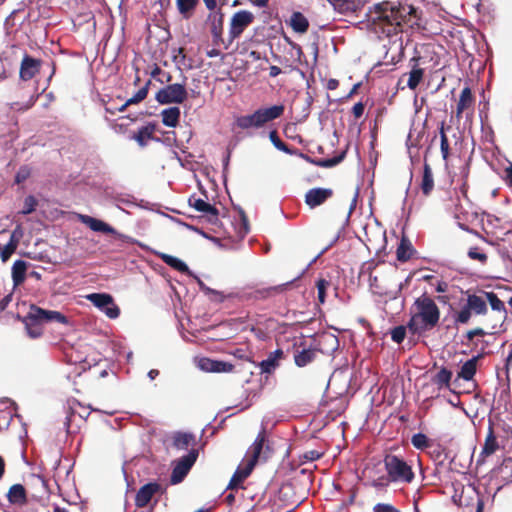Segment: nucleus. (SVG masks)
Instances as JSON below:
<instances>
[{"label": "nucleus", "instance_id": "obj_13", "mask_svg": "<svg viewBox=\"0 0 512 512\" xmlns=\"http://www.w3.org/2000/svg\"><path fill=\"white\" fill-rule=\"evenodd\" d=\"M266 442V431L263 428L258 433L256 439L254 440V442L252 443L248 450V454L250 456V458L247 461L248 464L255 467L259 459L263 458L264 460H266L269 457L270 448L269 445L266 444Z\"/></svg>", "mask_w": 512, "mask_h": 512}, {"label": "nucleus", "instance_id": "obj_57", "mask_svg": "<svg viewBox=\"0 0 512 512\" xmlns=\"http://www.w3.org/2000/svg\"><path fill=\"white\" fill-rule=\"evenodd\" d=\"M504 181L509 187H512V163L504 170Z\"/></svg>", "mask_w": 512, "mask_h": 512}, {"label": "nucleus", "instance_id": "obj_28", "mask_svg": "<svg viewBox=\"0 0 512 512\" xmlns=\"http://www.w3.org/2000/svg\"><path fill=\"white\" fill-rule=\"evenodd\" d=\"M235 125L237 128L242 130H247L250 128L258 129L263 127L260 122L259 115L256 111L249 115H242L237 117L235 120Z\"/></svg>", "mask_w": 512, "mask_h": 512}, {"label": "nucleus", "instance_id": "obj_38", "mask_svg": "<svg viewBox=\"0 0 512 512\" xmlns=\"http://www.w3.org/2000/svg\"><path fill=\"white\" fill-rule=\"evenodd\" d=\"M454 213L458 220L465 221L468 220L470 215H476V213L472 211V203L468 206L467 202L461 199L460 196L457 197Z\"/></svg>", "mask_w": 512, "mask_h": 512}, {"label": "nucleus", "instance_id": "obj_22", "mask_svg": "<svg viewBox=\"0 0 512 512\" xmlns=\"http://www.w3.org/2000/svg\"><path fill=\"white\" fill-rule=\"evenodd\" d=\"M200 368L207 372H232L234 366L225 361L211 360L209 358H203L200 360Z\"/></svg>", "mask_w": 512, "mask_h": 512}, {"label": "nucleus", "instance_id": "obj_41", "mask_svg": "<svg viewBox=\"0 0 512 512\" xmlns=\"http://www.w3.org/2000/svg\"><path fill=\"white\" fill-rule=\"evenodd\" d=\"M452 378V372L445 367H442L437 374L432 378L434 384L439 388L450 387V381Z\"/></svg>", "mask_w": 512, "mask_h": 512}, {"label": "nucleus", "instance_id": "obj_19", "mask_svg": "<svg viewBox=\"0 0 512 512\" xmlns=\"http://www.w3.org/2000/svg\"><path fill=\"white\" fill-rule=\"evenodd\" d=\"M189 205L197 211L203 213L210 223H216L218 221V209L205 200L191 196L189 198Z\"/></svg>", "mask_w": 512, "mask_h": 512}, {"label": "nucleus", "instance_id": "obj_16", "mask_svg": "<svg viewBox=\"0 0 512 512\" xmlns=\"http://www.w3.org/2000/svg\"><path fill=\"white\" fill-rule=\"evenodd\" d=\"M42 65L40 59H35L28 54L23 56L20 64L19 76L23 81H29L39 73Z\"/></svg>", "mask_w": 512, "mask_h": 512}, {"label": "nucleus", "instance_id": "obj_2", "mask_svg": "<svg viewBox=\"0 0 512 512\" xmlns=\"http://www.w3.org/2000/svg\"><path fill=\"white\" fill-rule=\"evenodd\" d=\"M413 307L415 311L407 323L412 334L422 335L438 325L440 309L430 296L422 294L414 301Z\"/></svg>", "mask_w": 512, "mask_h": 512}, {"label": "nucleus", "instance_id": "obj_36", "mask_svg": "<svg viewBox=\"0 0 512 512\" xmlns=\"http://www.w3.org/2000/svg\"><path fill=\"white\" fill-rule=\"evenodd\" d=\"M27 263L24 260H16L12 266V280L15 286L25 281Z\"/></svg>", "mask_w": 512, "mask_h": 512}, {"label": "nucleus", "instance_id": "obj_33", "mask_svg": "<svg viewBox=\"0 0 512 512\" xmlns=\"http://www.w3.org/2000/svg\"><path fill=\"white\" fill-rule=\"evenodd\" d=\"M479 359V356H474L473 358L466 361L460 371L458 372V377L462 378L466 381H470L473 379V377L476 374L477 371V361Z\"/></svg>", "mask_w": 512, "mask_h": 512}, {"label": "nucleus", "instance_id": "obj_10", "mask_svg": "<svg viewBox=\"0 0 512 512\" xmlns=\"http://www.w3.org/2000/svg\"><path fill=\"white\" fill-rule=\"evenodd\" d=\"M198 458V450L191 448L188 454L182 456L175 464L170 481L172 484H178L184 480Z\"/></svg>", "mask_w": 512, "mask_h": 512}, {"label": "nucleus", "instance_id": "obj_48", "mask_svg": "<svg viewBox=\"0 0 512 512\" xmlns=\"http://www.w3.org/2000/svg\"><path fill=\"white\" fill-rule=\"evenodd\" d=\"M18 242L12 236L10 241L1 249L0 256L2 261H7L11 255L15 252Z\"/></svg>", "mask_w": 512, "mask_h": 512}, {"label": "nucleus", "instance_id": "obj_46", "mask_svg": "<svg viewBox=\"0 0 512 512\" xmlns=\"http://www.w3.org/2000/svg\"><path fill=\"white\" fill-rule=\"evenodd\" d=\"M411 443L416 449L424 450L431 445V440L423 433H416L411 438Z\"/></svg>", "mask_w": 512, "mask_h": 512}, {"label": "nucleus", "instance_id": "obj_63", "mask_svg": "<svg viewBox=\"0 0 512 512\" xmlns=\"http://www.w3.org/2000/svg\"><path fill=\"white\" fill-rule=\"evenodd\" d=\"M339 86V81L337 79H329L327 82L328 90H335Z\"/></svg>", "mask_w": 512, "mask_h": 512}, {"label": "nucleus", "instance_id": "obj_51", "mask_svg": "<svg viewBox=\"0 0 512 512\" xmlns=\"http://www.w3.org/2000/svg\"><path fill=\"white\" fill-rule=\"evenodd\" d=\"M406 328L405 326L403 325H399V326H396L394 327L392 330H391V338L394 342L400 344L405 336H406Z\"/></svg>", "mask_w": 512, "mask_h": 512}, {"label": "nucleus", "instance_id": "obj_14", "mask_svg": "<svg viewBox=\"0 0 512 512\" xmlns=\"http://www.w3.org/2000/svg\"><path fill=\"white\" fill-rule=\"evenodd\" d=\"M334 12L339 15L338 20L358 18L365 2H329Z\"/></svg>", "mask_w": 512, "mask_h": 512}, {"label": "nucleus", "instance_id": "obj_25", "mask_svg": "<svg viewBox=\"0 0 512 512\" xmlns=\"http://www.w3.org/2000/svg\"><path fill=\"white\" fill-rule=\"evenodd\" d=\"M196 443L195 435L189 432H176L172 436V445L177 450H186L189 447L194 448Z\"/></svg>", "mask_w": 512, "mask_h": 512}, {"label": "nucleus", "instance_id": "obj_5", "mask_svg": "<svg viewBox=\"0 0 512 512\" xmlns=\"http://www.w3.org/2000/svg\"><path fill=\"white\" fill-rule=\"evenodd\" d=\"M288 283L279 284L275 286L253 288L248 287L243 289L241 292L235 294L240 301L258 302L268 300L280 293H283L287 289ZM207 291L214 296V300L223 302L226 298L234 297L233 294L224 296L222 292L207 288Z\"/></svg>", "mask_w": 512, "mask_h": 512}, {"label": "nucleus", "instance_id": "obj_1", "mask_svg": "<svg viewBox=\"0 0 512 512\" xmlns=\"http://www.w3.org/2000/svg\"><path fill=\"white\" fill-rule=\"evenodd\" d=\"M416 13L417 10L408 2H376L374 9L369 10L365 15L373 23L381 22L398 27L405 22H410L411 26L418 24ZM393 30L397 32L396 28Z\"/></svg>", "mask_w": 512, "mask_h": 512}, {"label": "nucleus", "instance_id": "obj_60", "mask_svg": "<svg viewBox=\"0 0 512 512\" xmlns=\"http://www.w3.org/2000/svg\"><path fill=\"white\" fill-rule=\"evenodd\" d=\"M221 47H216L214 46L213 49L207 51V56L210 57V58H213V57H218L221 55V50H220Z\"/></svg>", "mask_w": 512, "mask_h": 512}, {"label": "nucleus", "instance_id": "obj_53", "mask_svg": "<svg viewBox=\"0 0 512 512\" xmlns=\"http://www.w3.org/2000/svg\"><path fill=\"white\" fill-rule=\"evenodd\" d=\"M373 512H400L399 509H397L395 506H393L392 504H388V503H377L374 507H373Z\"/></svg>", "mask_w": 512, "mask_h": 512}, {"label": "nucleus", "instance_id": "obj_59", "mask_svg": "<svg viewBox=\"0 0 512 512\" xmlns=\"http://www.w3.org/2000/svg\"><path fill=\"white\" fill-rule=\"evenodd\" d=\"M162 71L163 70L157 64H154L153 69L150 72V75L152 78L156 80V78L160 77Z\"/></svg>", "mask_w": 512, "mask_h": 512}, {"label": "nucleus", "instance_id": "obj_47", "mask_svg": "<svg viewBox=\"0 0 512 512\" xmlns=\"http://www.w3.org/2000/svg\"><path fill=\"white\" fill-rule=\"evenodd\" d=\"M151 84V81H147V83L140 88L131 98L127 99V104H138L142 102L148 95L149 86Z\"/></svg>", "mask_w": 512, "mask_h": 512}, {"label": "nucleus", "instance_id": "obj_4", "mask_svg": "<svg viewBox=\"0 0 512 512\" xmlns=\"http://www.w3.org/2000/svg\"><path fill=\"white\" fill-rule=\"evenodd\" d=\"M22 322L30 338H39L43 334V324L49 322H59L66 324L67 317L58 311L45 310L34 304L29 308L26 316L23 317Z\"/></svg>", "mask_w": 512, "mask_h": 512}, {"label": "nucleus", "instance_id": "obj_20", "mask_svg": "<svg viewBox=\"0 0 512 512\" xmlns=\"http://www.w3.org/2000/svg\"><path fill=\"white\" fill-rule=\"evenodd\" d=\"M419 57H413L410 59L411 70L408 73L407 86L411 90H415L422 82L424 77V69L419 66Z\"/></svg>", "mask_w": 512, "mask_h": 512}, {"label": "nucleus", "instance_id": "obj_62", "mask_svg": "<svg viewBox=\"0 0 512 512\" xmlns=\"http://www.w3.org/2000/svg\"><path fill=\"white\" fill-rule=\"evenodd\" d=\"M360 87H361V82L354 84L352 89L347 94L346 99H349V98L353 97L355 94H357Z\"/></svg>", "mask_w": 512, "mask_h": 512}, {"label": "nucleus", "instance_id": "obj_64", "mask_svg": "<svg viewBox=\"0 0 512 512\" xmlns=\"http://www.w3.org/2000/svg\"><path fill=\"white\" fill-rule=\"evenodd\" d=\"M447 288H448V284L446 282L439 281L437 286H436V291L439 292V293H443V292L447 291Z\"/></svg>", "mask_w": 512, "mask_h": 512}, {"label": "nucleus", "instance_id": "obj_3", "mask_svg": "<svg viewBox=\"0 0 512 512\" xmlns=\"http://www.w3.org/2000/svg\"><path fill=\"white\" fill-rule=\"evenodd\" d=\"M383 464L386 474L373 478L371 481L372 487L385 489L391 483L410 484L414 481L415 473L412 466L402 457L394 454H386L383 458Z\"/></svg>", "mask_w": 512, "mask_h": 512}, {"label": "nucleus", "instance_id": "obj_50", "mask_svg": "<svg viewBox=\"0 0 512 512\" xmlns=\"http://www.w3.org/2000/svg\"><path fill=\"white\" fill-rule=\"evenodd\" d=\"M330 286V282L326 279L320 278L316 282L318 301L323 304L326 299V290Z\"/></svg>", "mask_w": 512, "mask_h": 512}, {"label": "nucleus", "instance_id": "obj_43", "mask_svg": "<svg viewBox=\"0 0 512 512\" xmlns=\"http://www.w3.org/2000/svg\"><path fill=\"white\" fill-rule=\"evenodd\" d=\"M468 175H469V167H468V165H465L462 167V170H461L462 183L459 188V194H460L459 196L461 199H463L464 201L467 202L468 206H470L471 201L468 198V188H469V185L467 182Z\"/></svg>", "mask_w": 512, "mask_h": 512}, {"label": "nucleus", "instance_id": "obj_12", "mask_svg": "<svg viewBox=\"0 0 512 512\" xmlns=\"http://www.w3.org/2000/svg\"><path fill=\"white\" fill-rule=\"evenodd\" d=\"M86 298L97 308L101 309L107 317L115 319L120 314L119 307L114 303V299L107 293H92Z\"/></svg>", "mask_w": 512, "mask_h": 512}, {"label": "nucleus", "instance_id": "obj_17", "mask_svg": "<svg viewBox=\"0 0 512 512\" xmlns=\"http://www.w3.org/2000/svg\"><path fill=\"white\" fill-rule=\"evenodd\" d=\"M333 194L331 188H312L305 194V203L310 208H315L325 203Z\"/></svg>", "mask_w": 512, "mask_h": 512}, {"label": "nucleus", "instance_id": "obj_27", "mask_svg": "<svg viewBox=\"0 0 512 512\" xmlns=\"http://www.w3.org/2000/svg\"><path fill=\"white\" fill-rule=\"evenodd\" d=\"M6 496L8 502L12 505H24L27 503L26 489L22 484L12 485Z\"/></svg>", "mask_w": 512, "mask_h": 512}, {"label": "nucleus", "instance_id": "obj_44", "mask_svg": "<svg viewBox=\"0 0 512 512\" xmlns=\"http://www.w3.org/2000/svg\"><path fill=\"white\" fill-rule=\"evenodd\" d=\"M439 134H440V150H441L442 158H443V160L446 161L450 155V145H449L448 137L445 133V122H441Z\"/></svg>", "mask_w": 512, "mask_h": 512}, {"label": "nucleus", "instance_id": "obj_24", "mask_svg": "<svg viewBox=\"0 0 512 512\" xmlns=\"http://www.w3.org/2000/svg\"><path fill=\"white\" fill-rule=\"evenodd\" d=\"M285 107L283 104L273 105L271 107L259 108L256 110L259 115L262 126L277 118H280L284 113Z\"/></svg>", "mask_w": 512, "mask_h": 512}, {"label": "nucleus", "instance_id": "obj_26", "mask_svg": "<svg viewBox=\"0 0 512 512\" xmlns=\"http://www.w3.org/2000/svg\"><path fill=\"white\" fill-rule=\"evenodd\" d=\"M475 102V98L472 94V91L469 86H466L462 89L457 107H456V117L461 118L464 111L469 108H472Z\"/></svg>", "mask_w": 512, "mask_h": 512}, {"label": "nucleus", "instance_id": "obj_56", "mask_svg": "<svg viewBox=\"0 0 512 512\" xmlns=\"http://www.w3.org/2000/svg\"><path fill=\"white\" fill-rule=\"evenodd\" d=\"M322 457V453L317 450H309L303 454V459L306 461H315Z\"/></svg>", "mask_w": 512, "mask_h": 512}, {"label": "nucleus", "instance_id": "obj_30", "mask_svg": "<svg viewBox=\"0 0 512 512\" xmlns=\"http://www.w3.org/2000/svg\"><path fill=\"white\" fill-rule=\"evenodd\" d=\"M156 130V124L148 123L147 125L141 127L138 132L133 136V139L141 146L145 147L147 145V141L154 139V132Z\"/></svg>", "mask_w": 512, "mask_h": 512}, {"label": "nucleus", "instance_id": "obj_58", "mask_svg": "<svg viewBox=\"0 0 512 512\" xmlns=\"http://www.w3.org/2000/svg\"><path fill=\"white\" fill-rule=\"evenodd\" d=\"M156 81L161 84L170 83L172 81V75L168 72L162 71V74L160 77L156 78Z\"/></svg>", "mask_w": 512, "mask_h": 512}, {"label": "nucleus", "instance_id": "obj_6", "mask_svg": "<svg viewBox=\"0 0 512 512\" xmlns=\"http://www.w3.org/2000/svg\"><path fill=\"white\" fill-rule=\"evenodd\" d=\"M465 295V303L453 314V321L456 325L468 324L473 315L485 316L488 313V306L486 304L483 290L480 291V294L471 293L467 290Z\"/></svg>", "mask_w": 512, "mask_h": 512}, {"label": "nucleus", "instance_id": "obj_45", "mask_svg": "<svg viewBox=\"0 0 512 512\" xmlns=\"http://www.w3.org/2000/svg\"><path fill=\"white\" fill-rule=\"evenodd\" d=\"M467 256L471 260L478 261L482 265H485L488 262V255L477 246L470 247L467 252Z\"/></svg>", "mask_w": 512, "mask_h": 512}, {"label": "nucleus", "instance_id": "obj_32", "mask_svg": "<svg viewBox=\"0 0 512 512\" xmlns=\"http://www.w3.org/2000/svg\"><path fill=\"white\" fill-rule=\"evenodd\" d=\"M180 109L177 106L169 107L161 112L162 123L167 126L174 128L179 124L180 121Z\"/></svg>", "mask_w": 512, "mask_h": 512}, {"label": "nucleus", "instance_id": "obj_9", "mask_svg": "<svg viewBox=\"0 0 512 512\" xmlns=\"http://www.w3.org/2000/svg\"><path fill=\"white\" fill-rule=\"evenodd\" d=\"M255 16L247 10H240L231 18L229 27V43H233L254 22Z\"/></svg>", "mask_w": 512, "mask_h": 512}, {"label": "nucleus", "instance_id": "obj_55", "mask_svg": "<svg viewBox=\"0 0 512 512\" xmlns=\"http://www.w3.org/2000/svg\"><path fill=\"white\" fill-rule=\"evenodd\" d=\"M364 111H365V104L363 102H357L353 107H352V114L353 116L355 117V119H359L363 116L364 114Z\"/></svg>", "mask_w": 512, "mask_h": 512}, {"label": "nucleus", "instance_id": "obj_8", "mask_svg": "<svg viewBox=\"0 0 512 512\" xmlns=\"http://www.w3.org/2000/svg\"><path fill=\"white\" fill-rule=\"evenodd\" d=\"M208 23L210 26V33L212 36V43L216 47H223L228 49L232 43H229V37L224 39V14L218 10L217 12H211L208 15Z\"/></svg>", "mask_w": 512, "mask_h": 512}, {"label": "nucleus", "instance_id": "obj_42", "mask_svg": "<svg viewBox=\"0 0 512 512\" xmlns=\"http://www.w3.org/2000/svg\"><path fill=\"white\" fill-rule=\"evenodd\" d=\"M269 139L276 149H278L286 154H289V155L295 154V150L290 148L285 142H283L280 139L277 130L270 131Z\"/></svg>", "mask_w": 512, "mask_h": 512}, {"label": "nucleus", "instance_id": "obj_39", "mask_svg": "<svg viewBox=\"0 0 512 512\" xmlns=\"http://www.w3.org/2000/svg\"><path fill=\"white\" fill-rule=\"evenodd\" d=\"M315 351L313 349H303L297 351L294 355V362L298 367H304L315 359Z\"/></svg>", "mask_w": 512, "mask_h": 512}, {"label": "nucleus", "instance_id": "obj_61", "mask_svg": "<svg viewBox=\"0 0 512 512\" xmlns=\"http://www.w3.org/2000/svg\"><path fill=\"white\" fill-rule=\"evenodd\" d=\"M11 301V295L5 296L3 299L0 300V311H3L6 309L8 304Z\"/></svg>", "mask_w": 512, "mask_h": 512}, {"label": "nucleus", "instance_id": "obj_23", "mask_svg": "<svg viewBox=\"0 0 512 512\" xmlns=\"http://www.w3.org/2000/svg\"><path fill=\"white\" fill-rule=\"evenodd\" d=\"M80 221L88 226L91 230L95 232H102L106 234H115L116 230L107 224L106 222L91 217L89 215H79Z\"/></svg>", "mask_w": 512, "mask_h": 512}, {"label": "nucleus", "instance_id": "obj_54", "mask_svg": "<svg viewBox=\"0 0 512 512\" xmlns=\"http://www.w3.org/2000/svg\"><path fill=\"white\" fill-rule=\"evenodd\" d=\"M36 200L33 196H28L25 198L24 209L22 211L23 214H29L35 210Z\"/></svg>", "mask_w": 512, "mask_h": 512}, {"label": "nucleus", "instance_id": "obj_40", "mask_svg": "<svg viewBox=\"0 0 512 512\" xmlns=\"http://www.w3.org/2000/svg\"><path fill=\"white\" fill-rule=\"evenodd\" d=\"M160 258L165 264H167L168 266L172 267L173 269H175L179 272L186 273L189 271V268L186 265V263H184L182 260H180L177 257L162 253V254H160Z\"/></svg>", "mask_w": 512, "mask_h": 512}, {"label": "nucleus", "instance_id": "obj_21", "mask_svg": "<svg viewBox=\"0 0 512 512\" xmlns=\"http://www.w3.org/2000/svg\"><path fill=\"white\" fill-rule=\"evenodd\" d=\"M285 357L282 349H277L269 353L268 357L259 364L261 373L271 374L280 365V361Z\"/></svg>", "mask_w": 512, "mask_h": 512}, {"label": "nucleus", "instance_id": "obj_34", "mask_svg": "<svg viewBox=\"0 0 512 512\" xmlns=\"http://www.w3.org/2000/svg\"><path fill=\"white\" fill-rule=\"evenodd\" d=\"M345 155H346V152H342L341 154L333 157V158H329V159H314V158H311L309 156H306L304 154H301V156L308 162L316 165V166H319V167H324V168H330V167H333V166H336L337 164H339L340 162L343 161V159L345 158Z\"/></svg>", "mask_w": 512, "mask_h": 512}, {"label": "nucleus", "instance_id": "obj_37", "mask_svg": "<svg viewBox=\"0 0 512 512\" xmlns=\"http://www.w3.org/2000/svg\"><path fill=\"white\" fill-rule=\"evenodd\" d=\"M420 187H421L422 193L426 196H428L434 188V179H433L432 170H431L430 165L426 162L424 163V167H423V176H422V181H421Z\"/></svg>", "mask_w": 512, "mask_h": 512}, {"label": "nucleus", "instance_id": "obj_18", "mask_svg": "<svg viewBox=\"0 0 512 512\" xmlns=\"http://www.w3.org/2000/svg\"><path fill=\"white\" fill-rule=\"evenodd\" d=\"M161 485L157 482H149L138 490L135 496V505L138 508H143L148 505L153 496L159 493Z\"/></svg>", "mask_w": 512, "mask_h": 512}, {"label": "nucleus", "instance_id": "obj_7", "mask_svg": "<svg viewBox=\"0 0 512 512\" xmlns=\"http://www.w3.org/2000/svg\"><path fill=\"white\" fill-rule=\"evenodd\" d=\"M188 98V91L185 84H168L158 90L155 100L162 105L182 104Z\"/></svg>", "mask_w": 512, "mask_h": 512}, {"label": "nucleus", "instance_id": "obj_52", "mask_svg": "<svg viewBox=\"0 0 512 512\" xmlns=\"http://www.w3.org/2000/svg\"><path fill=\"white\" fill-rule=\"evenodd\" d=\"M30 175H31V169L26 165L21 166L15 175V183H17V184L23 183L30 177Z\"/></svg>", "mask_w": 512, "mask_h": 512}, {"label": "nucleus", "instance_id": "obj_31", "mask_svg": "<svg viewBox=\"0 0 512 512\" xmlns=\"http://www.w3.org/2000/svg\"><path fill=\"white\" fill-rule=\"evenodd\" d=\"M253 469L254 467L248 463L243 469L238 468L232 475L227 485V489L233 490L238 488L241 485V483L251 474Z\"/></svg>", "mask_w": 512, "mask_h": 512}, {"label": "nucleus", "instance_id": "obj_11", "mask_svg": "<svg viewBox=\"0 0 512 512\" xmlns=\"http://www.w3.org/2000/svg\"><path fill=\"white\" fill-rule=\"evenodd\" d=\"M484 296L486 299V303H489L492 310L503 313V316L499 321H495L489 326V328H491L490 333H505L507 331V327L505 325V322L507 320V309L505 307L504 302L494 292L484 291Z\"/></svg>", "mask_w": 512, "mask_h": 512}, {"label": "nucleus", "instance_id": "obj_15", "mask_svg": "<svg viewBox=\"0 0 512 512\" xmlns=\"http://www.w3.org/2000/svg\"><path fill=\"white\" fill-rule=\"evenodd\" d=\"M499 449L500 444L495 434L494 424L491 421H489L484 444L478 457V463H483L486 460V458L496 453V451H498Z\"/></svg>", "mask_w": 512, "mask_h": 512}, {"label": "nucleus", "instance_id": "obj_49", "mask_svg": "<svg viewBox=\"0 0 512 512\" xmlns=\"http://www.w3.org/2000/svg\"><path fill=\"white\" fill-rule=\"evenodd\" d=\"M197 3L198 2H177V7L182 16L188 19L194 13Z\"/></svg>", "mask_w": 512, "mask_h": 512}, {"label": "nucleus", "instance_id": "obj_35", "mask_svg": "<svg viewBox=\"0 0 512 512\" xmlns=\"http://www.w3.org/2000/svg\"><path fill=\"white\" fill-rule=\"evenodd\" d=\"M413 253L414 249L411 242L407 238L403 237L396 250L397 260L400 262H406L411 259Z\"/></svg>", "mask_w": 512, "mask_h": 512}, {"label": "nucleus", "instance_id": "obj_29", "mask_svg": "<svg viewBox=\"0 0 512 512\" xmlns=\"http://www.w3.org/2000/svg\"><path fill=\"white\" fill-rule=\"evenodd\" d=\"M289 25L294 32L304 34L308 31L309 21L301 12L294 11L290 16Z\"/></svg>", "mask_w": 512, "mask_h": 512}]
</instances>
